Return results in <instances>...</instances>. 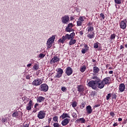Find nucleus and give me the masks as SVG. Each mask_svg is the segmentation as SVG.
<instances>
[{"instance_id": "nucleus-49", "label": "nucleus", "mask_w": 127, "mask_h": 127, "mask_svg": "<svg viewBox=\"0 0 127 127\" xmlns=\"http://www.w3.org/2000/svg\"><path fill=\"white\" fill-rule=\"evenodd\" d=\"M78 33L80 34V35L81 36H82V35H83V34H84V31L81 30V31H79Z\"/></svg>"}, {"instance_id": "nucleus-45", "label": "nucleus", "mask_w": 127, "mask_h": 127, "mask_svg": "<svg viewBox=\"0 0 127 127\" xmlns=\"http://www.w3.org/2000/svg\"><path fill=\"white\" fill-rule=\"evenodd\" d=\"M31 77H32V76H30V75H27L26 76V79H27V80H30V78H31Z\"/></svg>"}, {"instance_id": "nucleus-46", "label": "nucleus", "mask_w": 127, "mask_h": 127, "mask_svg": "<svg viewBox=\"0 0 127 127\" xmlns=\"http://www.w3.org/2000/svg\"><path fill=\"white\" fill-rule=\"evenodd\" d=\"M45 57V55L43 54H41L39 55V57H40V58H44Z\"/></svg>"}, {"instance_id": "nucleus-7", "label": "nucleus", "mask_w": 127, "mask_h": 127, "mask_svg": "<svg viewBox=\"0 0 127 127\" xmlns=\"http://www.w3.org/2000/svg\"><path fill=\"white\" fill-rule=\"evenodd\" d=\"M42 83H43V82L41 79L36 78L32 82V85H33V86H40Z\"/></svg>"}, {"instance_id": "nucleus-36", "label": "nucleus", "mask_w": 127, "mask_h": 127, "mask_svg": "<svg viewBox=\"0 0 127 127\" xmlns=\"http://www.w3.org/2000/svg\"><path fill=\"white\" fill-rule=\"evenodd\" d=\"M85 105H86V103H85V102H82L81 104L80 108L82 109V110H83V109H84V108H85Z\"/></svg>"}, {"instance_id": "nucleus-43", "label": "nucleus", "mask_w": 127, "mask_h": 127, "mask_svg": "<svg viewBox=\"0 0 127 127\" xmlns=\"http://www.w3.org/2000/svg\"><path fill=\"white\" fill-rule=\"evenodd\" d=\"M67 27H69L70 28H72V27H73V24L72 23H69L67 25Z\"/></svg>"}, {"instance_id": "nucleus-20", "label": "nucleus", "mask_w": 127, "mask_h": 127, "mask_svg": "<svg viewBox=\"0 0 127 127\" xmlns=\"http://www.w3.org/2000/svg\"><path fill=\"white\" fill-rule=\"evenodd\" d=\"M87 37L89 38V39H93L94 37H95V32H90V34H88L87 36Z\"/></svg>"}, {"instance_id": "nucleus-18", "label": "nucleus", "mask_w": 127, "mask_h": 127, "mask_svg": "<svg viewBox=\"0 0 127 127\" xmlns=\"http://www.w3.org/2000/svg\"><path fill=\"white\" fill-rule=\"evenodd\" d=\"M86 111L87 114H88V115H90L91 114H92V113H93V110L92 109V107H91V106H88L86 107Z\"/></svg>"}, {"instance_id": "nucleus-1", "label": "nucleus", "mask_w": 127, "mask_h": 127, "mask_svg": "<svg viewBox=\"0 0 127 127\" xmlns=\"http://www.w3.org/2000/svg\"><path fill=\"white\" fill-rule=\"evenodd\" d=\"M74 37H75L74 32H72L70 34H66L65 36H63L62 38L59 40V42H61V43L63 44L66 40V41H68V40H70L71 38H74Z\"/></svg>"}, {"instance_id": "nucleus-61", "label": "nucleus", "mask_w": 127, "mask_h": 127, "mask_svg": "<svg viewBox=\"0 0 127 127\" xmlns=\"http://www.w3.org/2000/svg\"><path fill=\"white\" fill-rule=\"evenodd\" d=\"M74 19V17L73 16L70 17V20H73Z\"/></svg>"}, {"instance_id": "nucleus-63", "label": "nucleus", "mask_w": 127, "mask_h": 127, "mask_svg": "<svg viewBox=\"0 0 127 127\" xmlns=\"http://www.w3.org/2000/svg\"><path fill=\"white\" fill-rule=\"evenodd\" d=\"M112 69H113V67H112V66L109 67V70H112Z\"/></svg>"}, {"instance_id": "nucleus-39", "label": "nucleus", "mask_w": 127, "mask_h": 127, "mask_svg": "<svg viewBox=\"0 0 127 127\" xmlns=\"http://www.w3.org/2000/svg\"><path fill=\"white\" fill-rule=\"evenodd\" d=\"M76 23H77V26H82V22H81V21H77L76 22Z\"/></svg>"}, {"instance_id": "nucleus-26", "label": "nucleus", "mask_w": 127, "mask_h": 127, "mask_svg": "<svg viewBox=\"0 0 127 127\" xmlns=\"http://www.w3.org/2000/svg\"><path fill=\"white\" fill-rule=\"evenodd\" d=\"M76 121L77 122H80L81 124H84L85 123V122H86V120L84 118L78 119Z\"/></svg>"}, {"instance_id": "nucleus-60", "label": "nucleus", "mask_w": 127, "mask_h": 127, "mask_svg": "<svg viewBox=\"0 0 127 127\" xmlns=\"http://www.w3.org/2000/svg\"><path fill=\"white\" fill-rule=\"evenodd\" d=\"M30 66H31V64H29L27 65V67H30Z\"/></svg>"}, {"instance_id": "nucleus-37", "label": "nucleus", "mask_w": 127, "mask_h": 127, "mask_svg": "<svg viewBox=\"0 0 127 127\" xmlns=\"http://www.w3.org/2000/svg\"><path fill=\"white\" fill-rule=\"evenodd\" d=\"M84 49L86 51H89V46H88V45L84 44Z\"/></svg>"}, {"instance_id": "nucleus-41", "label": "nucleus", "mask_w": 127, "mask_h": 127, "mask_svg": "<svg viewBox=\"0 0 127 127\" xmlns=\"http://www.w3.org/2000/svg\"><path fill=\"white\" fill-rule=\"evenodd\" d=\"M70 30L71 28H69L68 27L65 28V31H66V32H70Z\"/></svg>"}, {"instance_id": "nucleus-62", "label": "nucleus", "mask_w": 127, "mask_h": 127, "mask_svg": "<svg viewBox=\"0 0 127 127\" xmlns=\"http://www.w3.org/2000/svg\"><path fill=\"white\" fill-rule=\"evenodd\" d=\"M72 31H74V29H72V28H70V32Z\"/></svg>"}, {"instance_id": "nucleus-48", "label": "nucleus", "mask_w": 127, "mask_h": 127, "mask_svg": "<svg viewBox=\"0 0 127 127\" xmlns=\"http://www.w3.org/2000/svg\"><path fill=\"white\" fill-rule=\"evenodd\" d=\"M38 106H39V104L38 103L35 104L34 105V108L36 109H39V108H37L38 107Z\"/></svg>"}, {"instance_id": "nucleus-17", "label": "nucleus", "mask_w": 127, "mask_h": 127, "mask_svg": "<svg viewBox=\"0 0 127 127\" xmlns=\"http://www.w3.org/2000/svg\"><path fill=\"white\" fill-rule=\"evenodd\" d=\"M66 118H68L70 119V116L68 113H63L60 117V119H62V120H64V119H66Z\"/></svg>"}, {"instance_id": "nucleus-34", "label": "nucleus", "mask_w": 127, "mask_h": 127, "mask_svg": "<svg viewBox=\"0 0 127 127\" xmlns=\"http://www.w3.org/2000/svg\"><path fill=\"white\" fill-rule=\"evenodd\" d=\"M18 112H14L12 114V117L13 118H16V117H18Z\"/></svg>"}, {"instance_id": "nucleus-31", "label": "nucleus", "mask_w": 127, "mask_h": 127, "mask_svg": "<svg viewBox=\"0 0 127 127\" xmlns=\"http://www.w3.org/2000/svg\"><path fill=\"white\" fill-rule=\"evenodd\" d=\"M99 44H100V43H99V42L94 43L93 45L94 48H95V49H96L97 48H99Z\"/></svg>"}, {"instance_id": "nucleus-27", "label": "nucleus", "mask_w": 127, "mask_h": 127, "mask_svg": "<svg viewBox=\"0 0 127 127\" xmlns=\"http://www.w3.org/2000/svg\"><path fill=\"white\" fill-rule=\"evenodd\" d=\"M94 31V27L89 26L87 27L88 32H92V31Z\"/></svg>"}, {"instance_id": "nucleus-12", "label": "nucleus", "mask_w": 127, "mask_h": 127, "mask_svg": "<svg viewBox=\"0 0 127 127\" xmlns=\"http://www.w3.org/2000/svg\"><path fill=\"white\" fill-rule=\"evenodd\" d=\"M126 21L127 19L122 20L119 23L120 28H122V29H126V28H127V23L125 22Z\"/></svg>"}, {"instance_id": "nucleus-11", "label": "nucleus", "mask_w": 127, "mask_h": 127, "mask_svg": "<svg viewBox=\"0 0 127 127\" xmlns=\"http://www.w3.org/2000/svg\"><path fill=\"white\" fill-rule=\"evenodd\" d=\"M65 74H66L67 76H71L73 74V69H72V67L70 66L67 67L65 69Z\"/></svg>"}, {"instance_id": "nucleus-40", "label": "nucleus", "mask_w": 127, "mask_h": 127, "mask_svg": "<svg viewBox=\"0 0 127 127\" xmlns=\"http://www.w3.org/2000/svg\"><path fill=\"white\" fill-rule=\"evenodd\" d=\"M78 20L79 21L83 22V21H84V17L80 16Z\"/></svg>"}, {"instance_id": "nucleus-3", "label": "nucleus", "mask_w": 127, "mask_h": 127, "mask_svg": "<svg viewBox=\"0 0 127 127\" xmlns=\"http://www.w3.org/2000/svg\"><path fill=\"white\" fill-rule=\"evenodd\" d=\"M110 77H107L104 78L102 80L100 79L99 83L101 89H103L105 85H109L110 84Z\"/></svg>"}, {"instance_id": "nucleus-23", "label": "nucleus", "mask_w": 127, "mask_h": 127, "mask_svg": "<svg viewBox=\"0 0 127 127\" xmlns=\"http://www.w3.org/2000/svg\"><path fill=\"white\" fill-rule=\"evenodd\" d=\"M76 40L74 39V38H71L69 42V45H74L75 43H76Z\"/></svg>"}, {"instance_id": "nucleus-29", "label": "nucleus", "mask_w": 127, "mask_h": 127, "mask_svg": "<svg viewBox=\"0 0 127 127\" xmlns=\"http://www.w3.org/2000/svg\"><path fill=\"white\" fill-rule=\"evenodd\" d=\"M33 68L34 70H35V71H37L38 70V69L39 68V65L37 64H35L33 66Z\"/></svg>"}, {"instance_id": "nucleus-2", "label": "nucleus", "mask_w": 127, "mask_h": 127, "mask_svg": "<svg viewBox=\"0 0 127 127\" xmlns=\"http://www.w3.org/2000/svg\"><path fill=\"white\" fill-rule=\"evenodd\" d=\"M88 86L90 87V88H92L93 90H96L97 88H98V89H101V85H100V82L98 81L91 80L88 83Z\"/></svg>"}, {"instance_id": "nucleus-24", "label": "nucleus", "mask_w": 127, "mask_h": 127, "mask_svg": "<svg viewBox=\"0 0 127 127\" xmlns=\"http://www.w3.org/2000/svg\"><path fill=\"white\" fill-rule=\"evenodd\" d=\"M91 79H93L94 80H92V81H96V82H100V80L101 79H100L99 78V77L97 76V75H94L93 77H92L91 78Z\"/></svg>"}, {"instance_id": "nucleus-8", "label": "nucleus", "mask_w": 127, "mask_h": 127, "mask_svg": "<svg viewBox=\"0 0 127 127\" xmlns=\"http://www.w3.org/2000/svg\"><path fill=\"white\" fill-rule=\"evenodd\" d=\"M45 116H46V113H45V111L42 110L39 112L37 117L40 120H43V119H44L45 118Z\"/></svg>"}, {"instance_id": "nucleus-42", "label": "nucleus", "mask_w": 127, "mask_h": 127, "mask_svg": "<svg viewBox=\"0 0 127 127\" xmlns=\"http://www.w3.org/2000/svg\"><path fill=\"white\" fill-rule=\"evenodd\" d=\"M86 52H88V51L84 49H82L81 53H82V54H85Z\"/></svg>"}, {"instance_id": "nucleus-50", "label": "nucleus", "mask_w": 127, "mask_h": 127, "mask_svg": "<svg viewBox=\"0 0 127 127\" xmlns=\"http://www.w3.org/2000/svg\"><path fill=\"white\" fill-rule=\"evenodd\" d=\"M29 127V124H23V127Z\"/></svg>"}, {"instance_id": "nucleus-55", "label": "nucleus", "mask_w": 127, "mask_h": 127, "mask_svg": "<svg viewBox=\"0 0 127 127\" xmlns=\"http://www.w3.org/2000/svg\"><path fill=\"white\" fill-rule=\"evenodd\" d=\"M124 48H125V47H124L123 45H121V46H120V50L124 49Z\"/></svg>"}, {"instance_id": "nucleus-15", "label": "nucleus", "mask_w": 127, "mask_h": 127, "mask_svg": "<svg viewBox=\"0 0 127 127\" xmlns=\"http://www.w3.org/2000/svg\"><path fill=\"white\" fill-rule=\"evenodd\" d=\"M70 123V119L68 118L64 119L62 122V125L63 126H67L68 124Z\"/></svg>"}, {"instance_id": "nucleus-54", "label": "nucleus", "mask_w": 127, "mask_h": 127, "mask_svg": "<svg viewBox=\"0 0 127 127\" xmlns=\"http://www.w3.org/2000/svg\"><path fill=\"white\" fill-rule=\"evenodd\" d=\"M118 125V123H115L113 124V127H117Z\"/></svg>"}, {"instance_id": "nucleus-21", "label": "nucleus", "mask_w": 127, "mask_h": 127, "mask_svg": "<svg viewBox=\"0 0 127 127\" xmlns=\"http://www.w3.org/2000/svg\"><path fill=\"white\" fill-rule=\"evenodd\" d=\"M93 70L94 74H98L100 72V68L97 66L93 67Z\"/></svg>"}, {"instance_id": "nucleus-57", "label": "nucleus", "mask_w": 127, "mask_h": 127, "mask_svg": "<svg viewBox=\"0 0 127 127\" xmlns=\"http://www.w3.org/2000/svg\"><path fill=\"white\" fill-rule=\"evenodd\" d=\"M118 121H119V122H122V121H123V119L120 118L118 119Z\"/></svg>"}, {"instance_id": "nucleus-35", "label": "nucleus", "mask_w": 127, "mask_h": 127, "mask_svg": "<svg viewBox=\"0 0 127 127\" xmlns=\"http://www.w3.org/2000/svg\"><path fill=\"white\" fill-rule=\"evenodd\" d=\"M116 4H121L122 3V0H114Z\"/></svg>"}, {"instance_id": "nucleus-13", "label": "nucleus", "mask_w": 127, "mask_h": 127, "mask_svg": "<svg viewBox=\"0 0 127 127\" xmlns=\"http://www.w3.org/2000/svg\"><path fill=\"white\" fill-rule=\"evenodd\" d=\"M32 107H33V101L30 100L27 105L26 109L27 111H31V109H32Z\"/></svg>"}, {"instance_id": "nucleus-33", "label": "nucleus", "mask_w": 127, "mask_h": 127, "mask_svg": "<svg viewBox=\"0 0 127 127\" xmlns=\"http://www.w3.org/2000/svg\"><path fill=\"white\" fill-rule=\"evenodd\" d=\"M72 108H76L77 107V102L73 101L71 104Z\"/></svg>"}, {"instance_id": "nucleus-5", "label": "nucleus", "mask_w": 127, "mask_h": 127, "mask_svg": "<svg viewBox=\"0 0 127 127\" xmlns=\"http://www.w3.org/2000/svg\"><path fill=\"white\" fill-rule=\"evenodd\" d=\"M57 73L56 75L54 76L55 79H59L62 77V75H63V69L61 68H59L58 70H56Z\"/></svg>"}, {"instance_id": "nucleus-56", "label": "nucleus", "mask_w": 127, "mask_h": 127, "mask_svg": "<svg viewBox=\"0 0 127 127\" xmlns=\"http://www.w3.org/2000/svg\"><path fill=\"white\" fill-rule=\"evenodd\" d=\"M114 71L113 70H110L109 71V74H113Z\"/></svg>"}, {"instance_id": "nucleus-44", "label": "nucleus", "mask_w": 127, "mask_h": 127, "mask_svg": "<svg viewBox=\"0 0 127 127\" xmlns=\"http://www.w3.org/2000/svg\"><path fill=\"white\" fill-rule=\"evenodd\" d=\"M110 115L111 117H112V118H114V117H115V113H114L113 112H111L110 113Z\"/></svg>"}, {"instance_id": "nucleus-30", "label": "nucleus", "mask_w": 127, "mask_h": 127, "mask_svg": "<svg viewBox=\"0 0 127 127\" xmlns=\"http://www.w3.org/2000/svg\"><path fill=\"white\" fill-rule=\"evenodd\" d=\"M111 97H112V93H108L106 95V100H107V101H109V100H110V99H111Z\"/></svg>"}, {"instance_id": "nucleus-22", "label": "nucleus", "mask_w": 127, "mask_h": 127, "mask_svg": "<svg viewBox=\"0 0 127 127\" xmlns=\"http://www.w3.org/2000/svg\"><path fill=\"white\" fill-rule=\"evenodd\" d=\"M86 69H87V66L85 65H83L80 67L79 68V71L81 72V73H84L85 71H86Z\"/></svg>"}, {"instance_id": "nucleus-10", "label": "nucleus", "mask_w": 127, "mask_h": 127, "mask_svg": "<svg viewBox=\"0 0 127 127\" xmlns=\"http://www.w3.org/2000/svg\"><path fill=\"white\" fill-rule=\"evenodd\" d=\"M59 61H60V58H58L57 56H55L51 60L50 64H55V63H59Z\"/></svg>"}, {"instance_id": "nucleus-58", "label": "nucleus", "mask_w": 127, "mask_h": 127, "mask_svg": "<svg viewBox=\"0 0 127 127\" xmlns=\"http://www.w3.org/2000/svg\"><path fill=\"white\" fill-rule=\"evenodd\" d=\"M92 62H93V63H95L96 62V60H95V59H93L92 60Z\"/></svg>"}, {"instance_id": "nucleus-53", "label": "nucleus", "mask_w": 127, "mask_h": 127, "mask_svg": "<svg viewBox=\"0 0 127 127\" xmlns=\"http://www.w3.org/2000/svg\"><path fill=\"white\" fill-rule=\"evenodd\" d=\"M48 121L49 124H50V122H51V121H52V118H49V119H48Z\"/></svg>"}, {"instance_id": "nucleus-19", "label": "nucleus", "mask_w": 127, "mask_h": 127, "mask_svg": "<svg viewBox=\"0 0 127 127\" xmlns=\"http://www.w3.org/2000/svg\"><path fill=\"white\" fill-rule=\"evenodd\" d=\"M45 98L43 96H39L37 98V102L38 103H42V102H44Z\"/></svg>"}, {"instance_id": "nucleus-25", "label": "nucleus", "mask_w": 127, "mask_h": 127, "mask_svg": "<svg viewBox=\"0 0 127 127\" xmlns=\"http://www.w3.org/2000/svg\"><path fill=\"white\" fill-rule=\"evenodd\" d=\"M112 96V100H117V97H118V96L117 95V93L115 92H113L112 93H111V96Z\"/></svg>"}, {"instance_id": "nucleus-47", "label": "nucleus", "mask_w": 127, "mask_h": 127, "mask_svg": "<svg viewBox=\"0 0 127 127\" xmlns=\"http://www.w3.org/2000/svg\"><path fill=\"white\" fill-rule=\"evenodd\" d=\"M61 90H62V91H63V92H66V87H63L61 88Z\"/></svg>"}, {"instance_id": "nucleus-32", "label": "nucleus", "mask_w": 127, "mask_h": 127, "mask_svg": "<svg viewBox=\"0 0 127 127\" xmlns=\"http://www.w3.org/2000/svg\"><path fill=\"white\" fill-rule=\"evenodd\" d=\"M100 17H101V20H104V19H105V18H106V16H105V14H104V13H101L100 14Z\"/></svg>"}, {"instance_id": "nucleus-59", "label": "nucleus", "mask_w": 127, "mask_h": 127, "mask_svg": "<svg viewBox=\"0 0 127 127\" xmlns=\"http://www.w3.org/2000/svg\"><path fill=\"white\" fill-rule=\"evenodd\" d=\"M2 122L3 123H5V119H2Z\"/></svg>"}, {"instance_id": "nucleus-51", "label": "nucleus", "mask_w": 127, "mask_h": 127, "mask_svg": "<svg viewBox=\"0 0 127 127\" xmlns=\"http://www.w3.org/2000/svg\"><path fill=\"white\" fill-rule=\"evenodd\" d=\"M100 104H96L94 105V108H98V107H100Z\"/></svg>"}, {"instance_id": "nucleus-16", "label": "nucleus", "mask_w": 127, "mask_h": 127, "mask_svg": "<svg viewBox=\"0 0 127 127\" xmlns=\"http://www.w3.org/2000/svg\"><path fill=\"white\" fill-rule=\"evenodd\" d=\"M125 89H126V85L124 83H121L119 85V90L121 93L125 91Z\"/></svg>"}, {"instance_id": "nucleus-9", "label": "nucleus", "mask_w": 127, "mask_h": 127, "mask_svg": "<svg viewBox=\"0 0 127 127\" xmlns=\"http://www.w3.org/2000/svg\"><path fill=\"white\" fill-rule=\"evenodd\" d=\"M70 20V17L69 16L65 15L62 18V22L64 24H67Z\"/></svg>"}, {"instance_id": "nucleus-4", "label": "nucleus", "mask_w": 127, "mask_h": 127, "mask_svg": "<svg viewBox=\"0 0 127 127\" xmlns=\"http://www.w3.org/2000/svg\"><path fill=\"white\" fill-rule=\"evenodd\" d=\"M55 37V35H54L48 40L47 42V48H51V47H52V44L54 43Z\"/></svg>"}, {"instance_id": "nucleus-6", "label": "nucleus", "mask_w": 127, "mask_h": 127, "mask_svg": "<svg viewBox=\"0 0 127 127\" xmlns=\"http://www.w3.org/2000/svg\"><path fill=\"white\" fill-rule=\"evenodd\" d=\"M49 89V87L47 84L44 83L41 84L39 87V90L41 92H47Z\"/></svg>"}, {"instance_id": "nucleus-64", "label": "nucleus", "mask_w": 127, "mask_h": 127, "mask_svg": "<svg viewBox=\"0 0 127 127\" xmlns=\"http://www.w3.org/2000/svg\"><path fill=\"white\" fill-rule=\"evenodd\" d=\"M111 64H107L106 65V68H108V67H109V66H110Z\"/></svg>"}, {"instance_id": "nucleus-28", "label": "nucleus", "mask_w": 127, "mask_h": 127, "mask_svg": "<svg viewBox=\"0 0 127 127\" xmlns=\"http://www.w3.org/2000/svg\"><path fill=\"white\" fill-rule=\"evenodd\" d=\"M116 36V34L115 33L112 34L110 37V40H114V39H115Z\"/></svg>"}, {"instance_id": "nucleus-52", "label": "nucleus", "mask_w": 127, "mask_h": 127, "mask_svg": "<svg viewBox=\"0 0 127 127\" xmlns=\"http://www.w3.org/2000/svg\"><path fill=\"white\" fill-rule=\"evenodd\" d=\"M37 111H39V109H35L33 111V113H36V112H37Z\"/></svg>"}, {"instance_id": "nucleus-38", "label": "nucleus", "mask_w": 127, "mask_h": 127, "mask_svg": "<svg viewBox=\"0 0 127 127\" xmlns=\"http://www.w3.org/2000/svg\"><path fill=\"white\" fill-rule=\"evenodd\" d=\"M53 120L54 122H56V123H58V117L57 116L54 117Z\"/></svg>"}, {"instance_id": "nucleus-14", "label": "nucleus", "mask_w": 127, "mask_h": 127, "mask_svg": "<svg viewBox=\"0 0 127 127\" xmlns=\"http://www.w3.org/2000/svg\"><path fill=\"white\" fill-rule=\"evenodd\" d=\"M77 92H79V93H82L85 91V86L83 85H77Z\"/></svg>"}]
</instances>
